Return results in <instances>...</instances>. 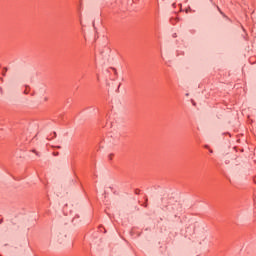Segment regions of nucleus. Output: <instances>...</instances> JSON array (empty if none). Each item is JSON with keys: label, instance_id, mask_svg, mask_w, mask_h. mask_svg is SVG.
<instances>
[{"label": "nucleus", "instance_id": "nucleus-1", "mask_svg": "<svg viewBox=\"0 0 256 256\" xmlns=\"http://www.w3.org/2000/svg\"><path fill=\"white\" fill-rule=\"evenodd\" d=\"M29 86H26L25 90H24V95H29Z\"/></svg>", "mask_w": 256, "mask_h": 256}, {"label": "nucleus", "instance_id": "nucleus-2", "mask_svg": "<svg viewBox=\"0 0 256 256\" xmlns=\"http://www.w3.org/2000/svg\"><path fill=\"white\" fill-rule=\"evenodd\" d=\"M33 153H35L36 155H39V153H37V151L35 150H32Z\"/></svg>", "mask_w": 256, "mask_h": 256}, {"label": "nucleus", "instance_id": "nucleus-3", "mask_svg": "<svg viewBox=\"0 0 256 256\" xmlns=\"http://www.w3.org/2000/svg\"><path fill=\"white\" fill-rule=\"evenodd\" d=\"M0 93H3V88L0 87Z\"/></svg>", "mask_w": 256, "mask_h": 256}, {"label": "nucleus", "instance_id": "nucleus-4", "mask_svg": "<svg viewBox=\"0 0 256 256\" xmlns=\"http://www.w3.org/2000/svg\"><path fill=\"white\" fill-rule=\"evenodd\" d=\"M78 11H81V3H80V7L78 8Z\"/></svg>", "mask_w": 256, "mask_h": 256}, {"label": "nucleus", "instance_id": "nucleus-5", "mask_svg": "<svg viewBox=\"0 0 256 256\" xmlns=\"http://www.w3.org/2000/svg\"><path fill=\"white\" fill-rule=\"evenodd\" d=\"M53 135H54V137H57V133L54 132Z\"/></svg>", "mask_w": 256, "mask_h": 256}, {"label": "nucleus", "instance_id": "nucleus-6", "mask_svg": "<svg viewBox=\"0 0 256 256\" xmlns=\"http://www.w3.org/2000/svg\"><path fill=\"white\" fill-rule=\"evenodd\" d=\"M114 72L117 73V70L114 69Z\"/></svg>", "mask_w": 256, "mask_h": 256}, {"label": "nucleus", "instance_id": "nucleus-7", "mask_svg": "<svg viewBox=\"0 0 256 256\" xmlns=\"http://www.w3.org/2000/svg\"><path fill=\"white\" fill-rule=\"evenodd\" d=\"M114 72L117 73V70L114 69Z\"/></svg>", "mask_w": 256, "mask_h": 256}, {"label": "nucleus", "instance_id": "nucleus-8", "mask_svg": "<svg viewBox=\"0 0 256 256\" xmlns=\"http://www.w3.org/2000/svg\"><path fill=\"white\" fill-rule=\"evenodd\" d=\"M210 153H213V150H210Z\"/></svg>", "mask_w": 256, "mask_h": 256}, {"label": "nucleus", "instance_id": "nucleus-9", "mask_svg": "<svg viewBox=\"0 0 256 256\" xmlns=\"http://www.w3.org/2000/svg\"><path fill=\"white\" fill-rule=\"evenodd\" d=\"M3 220L0 221V223H2Z\"/></svg>", "mask_w": 256, "mask_h": 256}]
</instances>
